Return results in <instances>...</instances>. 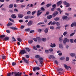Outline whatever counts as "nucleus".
<instances>
[{
    "instance_id": "nucleus-1",
    "label": "nucleus",
    "mask_w": 76,
    "mask_h": 76,
    "mask_svg": "<svg viewBox=\"0 0 76 76\" xmlns=\"http://www.w3.org/2000/svg\"><path fill=\"white\" fill-rule=\"evenodd\" d=\"M36 58H38V61L40 63V64H42V63L44 62V58L42 57H36Z\"/></svg>"
},
{
    "instance_id": "nucleus-2",
    "label": "nucleus",
    "mask_w": 76,
    "mask_h": 76,
    "mask_svg": "<svg viewBox=\"0 0 76 76\" xmlns=\"http://www.w3.org/2000/svg\"><path fill=\"white\" fill-rule=\"evenodd\" d=\"M22 74V72H15L14 76H21Z\"/></svg>"
},
{
    "instance_id": "nucleus-3",
    "label": "nucleus",
    "mask_w": 76,
    "mask_h": 76,
    "mask_svg": "<svg viewBox=\"0 0 76 76\" xmlns=\"http://www.w3.org/2000/svg\"><path fill=\"white\" fill-rule=\"evenodd\" d=\"M57 70L58 73L60 75L62 74L61 72L63 71V69L61 68H58V69Z\"/></svg>"
},
{
    "instance_id": "nucleus-4",
    "label": "nucleus",
    "mask_w": 76,
    "mask_h": 76,
    "mask_svg": "<svg viewBox=\"0 0 76 76\" xmlns=\"http://www.w3.org/2000/svg\"><path fill=\"white\" fill-rule=\"evenodd\" d=\"M20 53L21 55H23V54H26L27 52L24 50H22L20 51Z\"/></svg>"
},
{
    "instance_id": "nucleus-5",
    "label": "nucleus",
    "mask_w": 76,
    "mask_h": 76,
    "mask_svg": "<svg viewBox=\"0 0 76 76\" xmlns=\"http://www.w3.org/2000/svg\"><path fill=\"white\" fill-rule=\"evenodd\" d=\"M22 60L24 61L27 64H29V61H28V60L26 59H25L24 57L22 58Z\"/></svg>"
},
{
    "instance_id": "nucleus-6",
    "label": "nucleus",
    "mask_w": 76,
    "mask_h": 76,
    "mask_svg": "<svg viewBox=\"0 0 76 76\" xmlns=\"http://www.w3.org/2000/svg\"><path fill=\"white\" fill-rule=\"evenodd\" d=\"M64 5H66L65 6L66 7H69V6H70V4L67 3L66 1H64Z\"/></svg>"
},
{
    "instance_id": "nucleus-7",
    "label": "nucleus",
    "mask_w": 76,
    "mask_h": 76,
    "mask_svg": "<svg viewBox=\"0 0 76 76\" xmlns=\"http://www.w3.org/2000/svg\"><path fill=\"white\" fill-rule=\"evenodd\" d=\"M32 23H33V21L31 20H30L27 23L28 26H31V25H32Z\"/></svg>"
},
{
    "instance_id": "nucleus-8",
    "label": "nucleus",
    "mask_w": 76,
    "mask_h": 76,
    "mask_svg": "<svg viewBox=\"0 0 76 76\" xmlns=\"http://www.w3.org/2000/svg\"><path fill=\"white\" fill-rule=\"evenodd\" d=\"M64 44H66V42H69V39H67V38H65L63 41Z\"/></svg>"
},
{
    "instance_id": "nucleus-9",
    "label": "nucleus",
    "mask_w": 76,
    "mask_h": 76,
    "mask_svg": "<svg viewBox=\"0 0 76 76\" xmlns=\"http://www.w3.org/2000/svg\"><path fill=\"white\" fill-rule=\"evenodd\" d=\"M58 14V12L57 11H55L54 12L53 14L52 15L53 17H55L56 15Z\"/></svg>"
},
{
    "instance_id": "nucleus-10",
    "label": "nucleus",
    "mask_w": 76,
    "mask_h": 76,
    "mask_svg": "<svg viewBox=\"0 0 76 76\" xmlns=\"http://www.w3.org/2000/svg\"><path fill=\"white\" fill-rule=\"evenodd\" d=\"M62 3V1H58V2L57 3V6H60V5H61V4Z\"/></svg>"
},
{
    "instance_id": "nucleus-11",
    "label": "nucleus",
    "mask_w": 76,
    "mask_h": 76,
    "mask_svg": "<svg viewBox=\"0 0 76 76\" xmlns=\"http://www.w3.org/2000/svg\"><path fill=\"white\" fill-rule=\"evenodd\" d=\"M41 11V10H39L37 12V16H39V15H41V13H42V12H40Z\"/></svg>"
},
{
    "instance_id": "nucleus-12",
    "label": "nucleus",
    "mask_w": 76,
    "mask_h": 76,
    "mask_svg": "<svg viewBox=\"0 0 76 76\" xmlns=\"http://www.w3.org/2000/svg\"><path fill=\"white\" fill-rule=\"evenodd\" d=\"M18 17L19 18H22L23 17V15L22 14H19L18 15Z\"/></svg>"
},
{
    "instance_id": "nucleus-13",
    "label": "nucleus",
    "mask_w": 76,
    "mask_h": 76,
    "mask_svg": "<svg viewBox=\"0 0 76 76\" xmlns=\"http://www.w3.org/2000/svg\"><path fill=\"white\" fill-rule=\"evenodd\" d=\"M71 27H73V26H76V23L75 22H73L71 25Z\"/></svg>"
},
{
    "instance_id": "nucleus-14",
    "label": "nucleus",
    "mask_w": 76,
    "mask_h": 76,
    "mask_svg": "<svg viewBox=\"0 0 76 76\" xmlns=\"http://www.w3.org/2000/svg\"><path fill=\"white\" fill-rule=\"evenodd\" d=\"M49 59H50V60L52 61L53 60H56V58L55 57H49Z\"/></svg>"
},
{
    "instance_id": "nucleus-15",
    "label": "nucleus",
    "mask_w": 76,
    "mask_h": 76,
    "mask_svg": "<svg viewBox=\"0 0 76 76\" xmlns=\"http://www.w3.org/2000/svg\"><path fill=\"white\" fill-rule=\"evenodd\" d=\"M62 18L64 20H67V18H68V17L67 16L64 15L62 16Z\"/></svg>"
},
{
    "instance_id": "nucleus-16",
    "label": "nucleus",
    "mask_w": 76,
    "mask_h": 76,
    "mask_svg": "<svg viewBox=\"0 0 76 76\" xmlns=\"http://www.w3.org/2000/svg\"><path fill=\"white\" fill-rule=\"evenodd\" d=\"M11 18L13 19H16V16L15 14H12L11 15Z\"/></svg>"
},
{
    "instance_id": "nucleus-17",
    "label": "nucleus",
    "mask_w": 76,
    "mask_h": 76,
    "mask_svg": "<svg viewBox=\"0 0 76 76\" xmlns=\"http://www.w3.org/2000/svg\"><path fill=\"white\" fill-rule=\"evenodd\" d=\"M53 17V16L51 15H50L48 16L47 17V18L48 19H51L52 18V17Z\"/></svg>"
},
{
    "instance_id": "nucleus-18",
    "label": "nucleus",
    "mask_w": 76,
    "mask_h": 76,
    "mask_svg": "<svg viewBox=\"0 0 76 76\" xmlns=\"http://www.w3.org/2000/svg\"><path fill=\"white\" fill-rule=\"evenodd\" d=\"M10 28L11 29H12V30H16L18 29L16 27H10Z\"/></svg>"
},
{
    "instance_id": "nucleus-19",
    "label": "nucleus",
    "mask_w": 76,
    "mask_h": 76,
    "mask_svg": "<svg viewBox=\"0 0 76 76\" xmlns=\"http://www.w3.org/2000/svg\"><path fill=\"white\" fill-rule=\"evenodd\" d=\"M9 39V38L8 37H5L4 39V41H8Z\"/></svg>"
},
{
    "instance_id": "nucleus-20",
    "label": "nucleus",
    "mask_w": 76,
    "mask_h": 76,
    "mask_svg": "<svg viewBox=\"0 0 76 76\" xmlns=\"http://www.w3.org/2000/svg\"><path fill=\"white\" fill-rule=\"evenodd\" d=\"M13 25V23H9L7 25V26H12Z\"/></svg>"
},
{
    "instance_id": "nucleus-21",
    "label": "nucleus",
    "mask_w": 76,
    "mask_h": 76,
    "mask_svg": "<svg viewBox=\"0 0 76 76\" xmlns=\"http://www.w3.org/2000/svg\"><path fill=\"white\" fill-rule=\"evenodd\" d=\"M64 67L66 69H69V67H68V66H67V65H66V64H64Z\"/></svg>"
},
{
    "instance_id": "nucleus-22",
    "label": "nucleus",
    "mask_w": 76,
    "mask_h": 76,
    "mask_svg": "<svg viewBox=\"0 0 76 76\" xmlns=\"http://www.w3.org/2000/svg\"><path fill=\"white\" fill-rule=\"evenodd\" d=\"M59 47L60 48H63V44H60L59 45Z\"/></svg>"
},
{
    "instance_id": "nucleus-23",
    "label": "nucleus",
    "mask_w": 76,
    "mask_h": 76,
    "mask_svg": "<svg viewBox=\"0 0 76 76\" xmlns=\"http://www.w3.org/2000/svg\"><path fill=\"white\" fill-rule=\"evenodd\" d=\"M48 28H46L44 31L45 33H48Z\"/></svg>"
},
{
    "instance_id": "nucleus-24",
    "label": "nucleus",
    "mask_w": 76,
    "mask_h": 76,
    "mask_svg": "<svg viewBox=\"0 0 76 76\" xmlns=\"http://www.w3.org/2000/svg\"><path fill=\"white\" fill-rule=\"evenodd\" d=\"M54 20H55V21H58L59 20V18L58 17H56L54 18Z\"/></svg>"
},
{
    "instance_id": "nucleus-25",
    "label": "nucleus",
    "mask_w": 76,
    "mask_h": 76,
    "mask_svg": "<svg viewBox=\"0 0 76 76\" xmlns=\"http://www.w3.org/2000/svg\"><path fill=\"white\" fill-rule=\"evenodd\" d=\"M29 18H30V16L29 15L25 16L24 17V19H29Z\"/></svg>"
},
{
    "instance_id": "nucleus-26",
    "label": "nucleus",
    "mask_w": 76,
    "mask_h": 76,
    "mask_svg": "<svg viewBox=\"0 0 76 76\" xmlns=\"http://www.w3.org/2000/svg\"><path fill=\"white\" fill-rule=\"evenodd\" d=\"M13 7V5L12 4H10L9 6V8L10 9H11V8H12Z\"/></svg>"
},
{
    "instance_id": "nucleus-27",
    "label": "nucleus",
    "mask_w": 76,
    "mask_h": 76,
    "mask_svg": "<svg viewBox=\"0 0 76 76\" xmlns=\"http://www.w3.org/2000/svg\"><path fill=\"white\" fill-rule=\"evenodd\" d=\"M70 55L71 57H75V53H72L70 54Z\"/></svg>"
},
{
    "instance_id": "nucleus-28",
    "label": "nucleus",
    "mask_w": 76,
    "mask_h": 76,
    "mask_svg": "<svg viewBox=\"0 0 76 76\" xmlns=\"http://www.w3.org/2000/svg\"><path fill=\"white\" fill-rule=\"evenodd\" d=\"M25 49L27 52H29L30 51V49L28 48H26Z\"/></svg>"
},
{
    "instance_id": "nucleus-29",
    "label": "nucleus",
    "mask_w": 76,
    "mask_h": 76,
    "mask_svg": "<svg viewBox=\"0 0 76 76\" xmlns=\"http://www.w3.org/2000/svg\"><path fill=\"white\" fill-rule=\"evenodd\" d=\"M52 4H48L46 5V7H49L51 6Z\"/></svg>"
},
{
    "instance_id": "nucleus-30",
    "label": "nucleus",
    "mask_w": 76,
    "mask_h": 76,
    "mask_svg": "<svg viewBox=\"0 0 76 76\" xmlns=\"http://www.w3.org/2000/svg\"><path fill=\"white\" fill-rule=\"evenodd\" d=\"M28 42L29 44H32V42H33V40H30L28 41Z\"/></svg>"
},
{
    "instance_id": "nucleus-31",
    "label": "nucleus",
    "mask_w": 76,
    "mask_h": 76,
    "mask_svg": "<svg viewBox=\"0 0 76 76\" xmlns=\"http://www.w3.org/2000/svg\"><path fill=\"white\" fill-rule=\"evenodd\" d=\"M50 46L51 47H52V48H53V47H56V44H52L51 45H50Z\"/></svg>"
},
{
    "instance_id": "nucleus-32",
    "label": "nucleus",
    "mask_w": 76,
    "mask_h": 76,
    "mask_svg": "<svg viewBox=\"0 0 76 76\" xmlns=\"http://www.w3.org/2000/svg\"><path fill=\"white\" fill-rule=\"evenodd\" d=\"M30 30H31V29L29 28L26 29H25V31L26 32H29V31H30Z\"/></svg>"
},
{
    "instance_id": "nucleus-33",
    "label": "nucleus",
    "mask_w": 76,
    "mask_h": 76,
    "mask_svg": "<svg viewBox=\"0 0 76 76\" xmlns=\"http://www.w3.org/2000/svg\"><path fill=\"white\" fill-rule=\"evenodd\" d=\"M4 37H5V35L4 34L0 36V38H1V39H2L3 38H4Z\"/></svg>"
},
{
    "instance_id": "nucleus-34",
    "label": "nucleus",
    "mask_w": 76,
    "mask_h": 76,
    "mask_svg": "<svg viewBox=\"0 0 76 76\" xmlns=\"http://www.w3.org/2000/svg\"><path fill=\"white\" fill-rule=\"evenodd\" d=\"M56 22L55 21H53L51 24V25H54L56 24Z\"/></svg>"
},
{
    "instance_id": "nucleus-35",
    "label": "nucleus",
    "mask_w": 76,
    "mask_h": 76,
    "mask_svg": "<svg viewBox=\"0 0 76 76\" xmlns=\"http://www.w3.org/2000/svg\"><path fill=\"white\" fill-rule=\"evenodd\" d=\"M18 41H19V42H22V39L20 38H18L17 39Z\"/></svg>"
},
{
    "instance_id": "nucleus-36",
    "label": "nucleus",
    "mask_w": 76,
    "mask_h": 76,
    "mask_svg": "<svg viewBox=\"0 0 76 76\" xmlns=\"http://www.w3.org/2000/svg\"><path fill=\"white\" fill-rule=\"evenodd\" d=\"M56 26H60V23L59 22L56 23Z\"/></svg>"
},
{
    "instance_id": "nucleus-37",
    "label": "nucleus",
    "mask_w": 76,
    "mask_h": 76,
    "mask_svg": "<svg viewBox=\"0 0 76 76\" xmlns=\"http://www.w3.org/2000/svg\"><path fill=\"white\" fill-rule=\"evenodd\" d=\"M12 39L13 41H14V42H16V39H15V38L14 37H12Z\"/></svg>"
},
{
    "instance_id": "nucleus-38",
    "label": "nucleus",
    "mask_w": 76,
    "mask_h": 76,
    "mask_svg": "<svg viewBox=\"0 0 76 76\" xmlns=\"http://www.w3.org/2000/svg\"><path fill=\"white\" fill-rule=\"evenodd\" d=\"M42 41H46V39L45 38H42Z\"/></svg>"
},
{
    "instance_id": "nucleus-39",
    "label": "nucleus",
    "mask_w": 76,
    "mask_h": 76,
    "mask_svg": "<svg viewBox=\"0 0 76 76\" xmlns=\"http://www.w3.org/2000/svg\"><path fill=\"white\" fill-rule=\"evenodd\" d=\"M49 13H50V12H49L48 11L46 12L45 14V16H47V15H48Z\"/></svg>"
},
{
    "instance_id": "nucleus-40",
    "label": "nucleus",
    "mask_w": 76,
    "mask_h": 76,
    "mask_svg": "<svg viewBox=\"0 0 76 76\" xmlns=\"http://www.w3.org/2000/svg\"><path fill=\"white\" fill-rule=\"evenodd\" d=\"M42 24H44V23H39L37 24V25H42Z\"/></svg>"
},
{
    "instance_id": "nucleus-41",
    "label": "nucleus",
    "mask_w": 76,
    "mask_h": 76,
    "mask_svg": "<svg viewBox=\"0 0 76 76\" xmlns=\"http://www.w3.org/2000/svg\"><path fill=\"white\" fill-rule=\"evenodd\" d=\"M45 4V2L43 1L42 3L40 5L41 6H43V5H44Z\"/></svg>"
},
{
    "instance_id": "nucleus-42",
    "label": "nucleus",
    "mask_w": 76,
    "mask_h": 76,
    "mask_svg": "<svg viewBox=\"0 0 76 76\" xmlns=\"http://www.w3.org/2000/svg\"><path fill=\"white\" fill-rule=\"evenodd\" d=\"M67 34V32L65 31L64 33L63 34V35H64V36H65V35H66V34Z\"/></svg>"
},
{
    "instance_id": "nucleus-43",
    "label": "nucleus",
    "mask_w": 76,
    "mask_h": 76,
    "mask_svg": "<svg viewBox=\"0 0 76 76\" xmlns=\"http://www.w3.org/2000/svg\"><path fill=\"white\" fill-rule=\"evenodd\" d=\"M59 40L60 42H62V41H63V39H62V38L61 37L59 38Z\"/></svg>"
},
{
    "instance_id": "nucleus-44",
    "label": "nucleus",
    "mask_w": 76,
    "mask_h": 76,
    "mask_svg": "<svg viewBox=\"0 0 76 76\" xmlns=\"http://www.w3.org/2000/svg\"><path fill=\"white\" fill-rule=\"evenodd\" d=\"M35 13H36V11H34L33 12H32L31 13L32 15H34V14H35Z\"/></svg>"
},
{
    "instance_id": "nucleus-45",
    "label": "nucleus",
    "mask_w": 76,
    "mask_h": 76,
    "mask_svg": "<svg viewBox=\"0 0 76 76\" xmlns=\"http://www.w3.org/2000/svg\"><path fill=\"white\" fill-rule=\"evenodd\" d=\"M9 20H10L11 21V22H14V20H13V19L12 18H9Z\"/></svg>"
},
{
    "instance_id": "nucleus-46",
    "label": "nucleus",
    "mask_w": 76,
    "mask_h": 76,
    "mask_svg": "<svg viewBox=\"0 0 76 76\" xmlns=\"http://www.w3.org/2000/svg\"><path fill=\"white\" fill-rule=\"evenodd\" d=\"M33 48L34 50H37V47H35V46H33Z\"/></svg>"
},
{
    "instance_id": "nucleus-47",
    "label": "nucleus",
    "mask_w": 76,
    "mask_h": 76,
    "mask_svg": "<svg viewBox=\"0 0 76 76\" xmlns=\"http://www.w3.org/2000/svg\"><path fill=\"white\" fill-rule=\"evenodd\" d=\"M37 40H38V41H41V38L39 37H37Z\"/></svg>"
},
{
    "instance_id": "nucleus-48",
    "label": "nucleus",
    "mask_w": 76,
    "mask_h": 76,
    "mask_svg": "<svg viewBox=\"0 0 76 76\" xmlns=\"http://www.w3.org/2000/svg\"><path fill=\"white\" fill-rule=\"evenodd\" d=\"M61 26H58L56 28V29H60Z\"/></svg>"
},
{
    "instance_id": "nucleus-49",
    "label": "nucleus",
    "mask_w": 76,
    "mask_h": 76,
    "mask_svg": "<svg viewBox=\"0 0 76 76\" xmlns=\"http://www.w3.org/2000/svg\"><path fill=\"white\" fill-rule=\"evenodd\" d=\"M70 42L71 43H73V39H70Z\"/></svg>"
},
{
    "instance_id": "nucleus-50",
    "label": "nucleus",
    "mask_w": 76,
    "mask_h": 76,
    "mask_svg": "<svg viewBox=\"0 0 76 76\" xmlns=\"http://www.w3.org/2000/svg\"><path fill=\"white\" fill-rule=\"evenodd\" d=\"M49 51L50 52H52V51H53V49L51 48H50L49 49Z\"/></svg>"
},
{
    "instance_id": "nucleus-51",
    "label": "nucleus",
    "mask_w": 76,
    "mask_h": 76,
    "mask_svg": "<svg viewBox=\"0 0 76 76\" xmlns=\"http://www.w3.org/2000/svg\"><path fill=\"white\" fill-rule=\"evenodd\" d=\"M52 7L53 8H56V4H54L52 5Z\"/></svg>"
},
{
    "instance_id": "nucleus-52",
    "label": "nucleus",
    "mask_w": 76,
    "mask_h": 76,
    "mask_svg": "<svg viewBox=\"0 0 76 76\" xmlns=\"http://www.w3.org/2000/svg\"><path fill=\"white\" fill-rule=\"evenodd\" d=\"M42 11H44L45 10V9L43 7H42L40 9Z\"/></svg>"
},
{
    "instance_id": "nucleus-53",
    "label": "nucleus",
    "mask_w": 76,
    "mask_h": 76,
    "mask_svg": "<svg viewBox=\"0 0 76 76\" xmlns=\"http://www.w3.org/2000/svg\"><path fill=\"white\" fill-rule=\"evenodd\" d=\"M75 34V32L72 33L71 34H70V37H72V36H73V35H74V34Z\"/></svg>"
},
{
    "instance_id": "nucleus-54",
    "label": "nucleus",
    "mask_w": 76,
    "mask_h": 76,
    "mask_svg": "<svg viewBox=\"0 0 76 76\" xmlns=\"http://www.w3.org/2000/svg\"><path fill=\"white\" fill-rule=\"evenodd\" d=\"M33 39L35 42H37V39H36V38H33Z\"/></svg>"
},
{
    "instance_id": "nucleus-55",
    "label": "nucleus",
    "mask_w": 76,
    "mask_h": 76,
    "mask_svg": "<svg viewBox=\"0 0 76 76\" xmlns=\"http://www.w3.org/2000/svg\"><path fill=\"white\" fill-rule=\"evenodd\" d=\"M36 47L37 48H40V46L39 45H37L36 46Z\"/></svg>"
},
{
    "instance_id": "nucleus-56",
    "label": "nucleus",
    "mask_w": 76,
    "mask_h": 76,
    "mask_svg": "<svg viewBox=\"0 0 76 76\" xmlns=\"http://www.w3.org/2000/svg\"><path fill=\"white\" fill-rule=\"evenodd\" d=\"M45 53H46V54H48V53H49V50H45Z\"/></svg>"
},
{
    "instance_id": "nucleus-57",
    "label": "nucleus",
    "mask_w": 76,
    "mask_h": 76,
    "mask_svg": "<svg viewBox=\"0 0 76 76\" xmlns=\"http://www.w3.org/2000/svg\"><path fill=\"white\" fill-rule=\"evenodd\" d=\"M12 66H15V65H16V63L12 62Z\"/></svg>"
},
{
    "instance_id": "nucleus-58",
    "label": "nucleus",
    "mask_w": 76,
    "mask_h": 76,
    "mask_svg": "<svg viewBox=\"0 0 76 76\" xmlns=\"http://www.w3.org/2000/svg\"><path fill=\"white\" fill-rule=\"evenodd\" d=\"M50 28L51 29H54V27L53 26H50Z\"/></svg>"
},
{
    "instance_id": "nucleus-59",
    "label": "nucleus",
    "mask_w": 76,
    "mask_h": 76,
    "mask_svg": "<svg viewBox=\"0 0 76 76\" xmlns=\"http://www.w3.org/2000/svg\"><path fill=\"white\" fill-rule=\"evenodd\" d=\"M55 62L56 64H58V61L57 60H55Z\"/></svg>"
},
{
    "instance_id": "nucleus-60",
    "label": "nucleus",
    "mask_w": 76,
    "mask_h": 76,
    "mask_svg": "<svg viewBox=\"0 0 76 76\" xmlns=\"http://www.w3.org/2000/svg\"><path fill=\"white\" fill-rule=\"evenodd\" d=\"M36 70H39L40 69V68L39 67H36Z\"/></svg>"
},
{
    "instance_id": "nucleus-61",
    "label": "nucleus",
    "mask_w": 76,
    "mask_h": 76,
    "mask_svg": "<svg viewBox=\"0 0 76 76\" xmlns=\"http://www.w3.org/2000/svg\"><path fill=\"white\" fill-rule=\"evenodd\" d=\"M35 57H41V56L39 55H37L35 56Z\"/></svg>"
},
{
    "instance_id": "nucleus-62",
    "label": "nucleus",
    "mask_w": 76,
    "mask_h": 76,
    "mask_svg": "<svg viewBox=\"0 0 76 76\" xmlns=\"http://www.w3.org/2000/svg\"><path fill=\"white\" fill-rule=\"evenodd\" d=\"M34 31H35L34 30H31L30 31V34H31V33L34 32Z\"/></svg>"
},
{
    "instance_id": "nucleus-63",
    "label": "nucleus",
    "mask_w": 76,
    "mask_h": 76,
    "mask_svg": "<svg viewBox=\"0 0 76 76\" xmlns=\"http://www.w3.org/2000/svg\"><path fill=\"white\" fill-rule=\"evenodd\" d=\"M37 70V69H36V67H34L33 69V70L34 72L35 71V70Z\"/></svg>"
},
{
    "instance_id": "nucleus-64",
    "label": "nucleus",
    "mask_w": 76,
    "mask_h": 76,
    "mask_svg": "<svg viewBox=\"0 0 76 76\" xmlns=\"http://www.w3.org/2000/svg\"><path fill=\"white\" fill-rule=\"evenodd\" d=\"M27 15H30L31 14V11H28L27 13Z\"/></svg>"
}]
</instances>
